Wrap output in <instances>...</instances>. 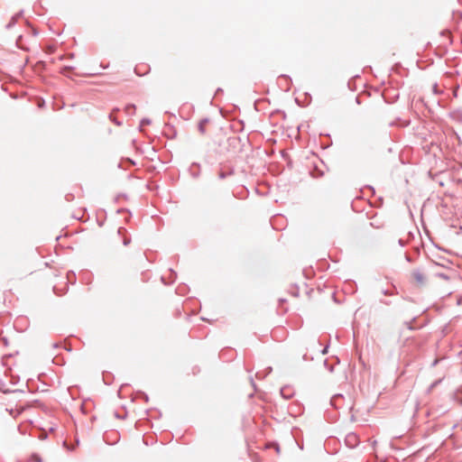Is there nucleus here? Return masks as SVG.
I'll return each mask as SVG.
<instances>
[{
    "mask_svg": "<svg viewBox=\"0 0 462 462\" xmlns=\"http://www.w3.org/2000/svg\"><path fill=\"white\" fill-rule=\"evenodd\" d=\"M345 443L348 448H354L358 446L359 438L356 433L350 432L346 436Z\"/></svg>",
    "mask_w": 462,
    "mask_h": 462,
    "instance_id": "obj_1",
    "label": "nucleus"
},
{
    "mask_svg": "<svg viewBox=\"0 0 462 462\" xmlns=\"http://www.w3.org/2000/svg\"><path fill=\"white\" fill-rule=\"evenodd\" d=\"M411 275L419 286H424L426 284V276L420 269L413 270Z\"/></svg>",
    "mask_w": 462,
    "mask_h": 462,
    "instance_id": "obj_2",
    "label": "nucleus"
},
{
    "mask_svg": "<svg viewBox=\"0 0 462 462\" xmlns=\"http://www.w3.org/2000/svg\"><path fill=\"white\" fill-rule=\"evenodd\" d=\"M280 393L286 400L291 399L294 394L292 389H291L289 386L282 387L280 391Z\"/></svg>",
    "mask_w": 462,
    "mask_h": 462,
    "instance_id": "obj_3",
    "label": "nucleus"
},
{
    "mask_svg": "<svg viewBox=\"0 0 462 462\" xmlns=\"http://www.w3.org/2000/svg\"><path fill=\"white\" fill-rule=\"evenodd\" d=\"M22 14H23V12H19V13L15 14L14 15H13L12 18L10 19V21L8 22V23L5 25V28L7 30H10L11 28H13L15 25L17 20L22 16Z\"/></svg>",
    "mask_w": 462,
    "mask_h": 462,
    "instance_id": "obj_4",
    "label": "nucleus"
},
{
    "mask_svg": "<svg viewBox=\"0 0 462 462\" xmlns=\"http://www.w3.org/2000/svg\"><path fill=\"white\" fill-rule=\"evenodd\" d=\"M234 174V170L229 168L227 169L226 171L223 170V169H220L219 172H218V178L220 180H224L226 179V177L228 176H231Z\"/></svg>",
    "mask_w": 462,
    "mask_h": 462,
    "instance_id": "obj_5",
    "label": "nucleus"
},
{
    "mask_svg": "<svg viewBox=\"0 0 462 462\" xmlns=\"http://www.w3.org/2000/svg\"><path fill=\"white\" fill-rule=\"evenodd\" d=\"M208 118H203L199 121L198 129L201 134H206V125L208 123Z\"/></svg>",
    "mask_w": 462,
    "mask_h": 462,
    "instance_id": "obj_6",
    "label": "nucleus"
},
{
    "mask_svg": "<svg viewBox=\"0 0 462 462\" xmlns=\"http://www.w3.org/2000/svg\"><path fill=\"white\" fill-rule=\"evenodd\" d=\"M135 106L134 104H129L125 106V110L127 115H134L135 113Z\"/></svg>",
    "mask_w": 462,
    "mask_h": 462,
    "instance_id": "obj_7",
    "label": "nucleus"
},
{
    "mask_svg": "<svg viewBox=\"0 0 462 462\" xmlns=\"http://www.w3.org/2000/svg\"><path fill=\"white\" fill-rule=\"evenodd\" d=\"M152 123L151 119L149 118H143L140 123V126L143 127L144 125H148Z\"/></svg>",
    "mask_w": 462,
    "mask_h": 462,
    "instance_id": "obj_8",
    "label": "nucleus"
},
{
    "mask_svg": "<svg viewBox=\"0 0 462 462\" xmlns=\"http://www.w3.org/2000/svg\"><path fill=\"white\" fill-rule=\"evenodd\" d=\"M32 459L34 461V462H42L41 457L37 454H33L32 457Z\"/></svg>",
    "mask_w": 462,
    "mask_h": 462,
    "instance_id": "obj_9",
    "label": "nucleus"
},
{
    "mask_svg": "<svg viewBox=\"0 0 462 462\" xmlns=\"http://www.w3.org/2000/svg\"><path fill=\"white\" fill-rule=\"evenodd\" d=\"M437 276H439L446 281L449 280V277L445 273H438Z\"/></svg>",
    "mask_w": 462,
    "mask_h": 462,
    "instance_id": "obj_10",
    "label": "nucleus"
},
{
    "mask_svg": "<svg viewBox=\"0 0 462 462\" xmlns=\"http://www.w3.org/2000/svg\"><path fill=\"white\" fill-rule=\"evenodd\" d=\"M328 346H326L322 349V351H321L322 355H326V354L328 353Z\"/></svg>",
    "mask_w": 462,
    "mask_h": 462,
    "instance_id": "obj_11",
    "label": "nucleus"
},
{
    "mask_svg": "<svg viewBox=\"0 0 462 462\" xmlns=\"http://www.w3.org/2000/svg\"><path fill=\"white\" fill-rule=\"evenodd\" d=\"M130 242H131V241H130V239H129V238H125V239H124V245H128L130 244Z\"/></svg>",
    "mask_w": 462,
    "mask_h": 462,
    "instance_id": "obj_12",
    "label": "nucleus"
},
{
    "mask_svg": "<svg viewBox=\"0 0 462 462\" xmlns=\"http://www.w3.org/2000/svg\"><path fill=\"white\" fill-rule=\"evenodd\" d=\"M324 365H325V366H327V367H328V369L330 372H333V366H328V362H327V361H325V362H324Z\"/></svg>",
    "mask_w": 462,
    "mask_h": 462,
    "instance_id": "obj_13",
    "label": "nucleus"
},
{
    "mask_svg": "<svg viewBox=\"0 0 462 462\" xmlns=\"http://www.w3.org/2000/svg\"><path fill=\"white\" fill-rule=\"evenodd\" d=\"M399 245L401 246H404L405 245V242L402 239H399Z\"/></svg>",
    "mask_w": 462,
    "mask_h": 462,
    "instance_id": "obj_14",
    "label": "nucleus"
},
{
    "mask_svg": "<svg viewBox=\"0 0 462 462\" xmlns=\"http://www.w3.org/2000/svg\"><path fill=\"white\" fill-rule=\"evenodd\" d=\"M382 293L384 295H391V293L387 290H383Z\"/></svg>",
    "mask_w": 462,
    "mask_h": 462,
    "instance_id": "obj_15",
    "label": "nucleus"
},
{
    "mask_svg": "<svg viewBox=\"0 0 462 462\" xmlns=\"http://www.w3.org/2000/svg\"><path fill=\"white\" fill-rule=\"evenodd\" d=\"M437 88H438V85H437V84H435V85L433 86V91H434V93H437Z\"/></svg>",
    "mask_w": 462,
    "mask_h": 462,
    "instance_id": "obj_16",
    "label": "nucleus"
},
{
    "mask_svg": "<svg viewBox=\"0 0 462 462\" xmlns=\"http://www.w3.org/2000/svg\"><path fill=\"white\" fill-rule=\"evenodd\" d=\"M115 123L117 125H121V123L118 122V120H115Z\"/></svg>",
    "mask_w": 462,
    "mask_h": 462,
    "instance_id": "obj_17",
    "label": "nucleus"
},
{
    "mask_svg": "<svg viewBox=\"0 0 462 462\" xmlns=\"http://www.w3.org/2000/svg\"><path fill=\"white\" fill-rule=\"evenodd\" d=\"M276 451H277V452H279V451H280V448H279V446H278V445L276 446Z\"/></svg>",
    "mask_w": 462,
    "mask_h": 462,
    "instance_id": "obj_18",
    "label": "nucleus"
}]
</instances>
